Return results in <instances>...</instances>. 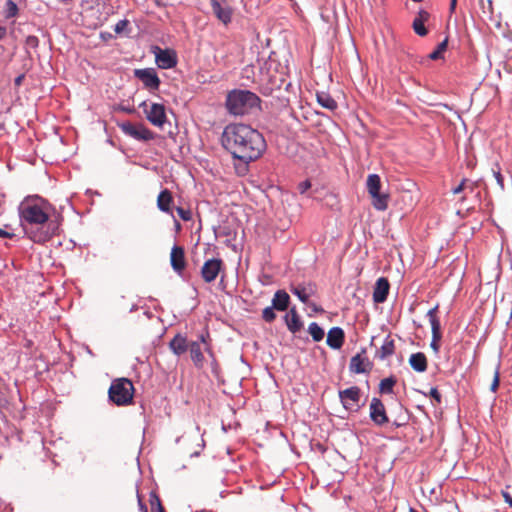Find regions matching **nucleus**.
Returning a JSON list of instances; mask_svg holds the SVG:
<instances>
[{
  "label": "nucleus",
  "instance_id": "f257e3e1",
  "mask_svg": "<svg viewBox=\"0 0 512 512\" xmlns=\"http://www.w3.org/2000/svg\"><path fill=\"white\" fill-rule=\"evenodd\" d=\"M221 143L233 158L245 163L257 160L266 149L262 134L246 124L227 125L222 132Z\"/></svg>",
  "mask_w": 512,
  "mask_h": 512
},
{
  "label": "nucleus",
  "instance_id": "f03ea898",
  "mask_svg": "<svg viewBox=\"0 0 512 512\" xmlns=\"http://www.w3.org/2000/svg\"><path fill=\"white\" fill-rule=\"evenodd\" d=\"M19 215L21 225L32 241L42 243L51 237V234L47 231H34L32 229L34 225H44L49 220L45 203L40 204L27 200L19 206Z\"/></svg>",
  "mask_w": 512,
  "mask_h": 512
},
{
  "label": "nucleus",
  "instance_id": "7ed1b4c3",
  "mask_svg": "<svg viewBox=\"0 0 512 512\" xmlns=\"http://www.w3.org/2000/svg\"><path fill=\"white\" fill-rule=\"evenodd\" d=\"M260 104V98L248 90L234 89L226 96L225 106L232 115H244Z\"/></svg>",
  "mask_w": 512,
  "mask_h": 512
},
{
  "label": "nucleus",
  "instance_id": "20e7f679",
  "mask_svg": "<svg viewBox=\"0 0 512 512\" xmlns=\"http://www.w3.org/2000/svg\"><path fill=\"white\" fill-rule=\"evenodd\" d=\"M134 385L128 378L114 379L109 387L108 396L117 406L130 405L134 397Z\"/></svg>",
  "mask_w": 512,
  "mask_h": 512
},
{
  "label": "nucleus",
  "instance_id": "39448f33",
  "mask_svg": "<svg viewBox=\"0 0 512 512\" xmlns=\"http://www.w3.org/2000/svg\"><path fill=\"white\" fill-rule=\"evenodd\" d=\"M140 107L146 115L147 120L154 126L162 128L167 121L166 109L163 104L152 103L150 106L146 102H142Z\"/></svg>",
  "mask_w": 512,
  "mask_h": 512
},
{
  "label": "nucleus",
  "instance_id": "423d86ee",
  "mask_svg": "<svg viewBox=\"0 0 512 512\" xmlns=\"http://www.w3.org/2000/svg\"><path fill=\"white\" fill-rule=\"evenodd\" d=\"M120 129L126 135L141 141L154 139V133L141 123H132L125 121L119 124Z\"/></svg>",
  "mask_w": 512,
  "mask_h": 512
},
{
  "label": "nucleus",
  "instance_id": "0eeeda50",
  "mask_svg": "<svg viewBox=\"0 0 512 512\" xmlns=\"http://www.w3.org/2000/svg\"><path fill=\"white\" fill-rule=\"evenodd\" d=\"M339 398L346 410L358 411L360 408L361 390L357 386L340 390Z\"/></svg>",
  "mask_w": 512,
  "mask_h": 512
},
{
  "label": "nucleus",
  "instance_id": "6e6552de",
  "mask_svg": "<svg viewBox=\"0 0 512 512\" xmlns=\"http://www.w3.org/2000/svg\"><path fill=\"white\" fill-rule=\"evenodd\" d=\"M438 308H439V306L436 305L435 307L431 308L427 312V316L429 318V322L431 324V330H432V340L430 343V347L432 348V350L435 353L439 352V348H440L439 341L442 337L440 320L437 317Z\"/></svg>",
  "mask_w": 512,
  "mask_h": 512
},
{
  "label": "nucleus",
  "instance_id": "1a4fd4ad",
  "mask_svg": "<svg viewBox=\"0 0 512 512\" xmlns=\"http://www.w3.org/2000/svg\"><path fill=\"white\" fill-rule=\"evenodd\" d=\"M134 75L143 83L145 88L151 91L159 89L161 81L153 68L136 69Z\"/></svg>",
  "mask_w": 512,
  "mask_h": 512
},
{
  "label": "nucleus",
  "instance_id": "9d476101",
  "mask_svg": "<svg viewBox=\"0 0 512 512\" xmlns=\"http://www.w3.org/2000/svg\"><path fill=\"white\" fill-rule=\"evenodd\" d=\"M283 80L279 79L276 75H270L268 70L264 73L261 70L259 83L261 85V93L265 96H269L274 90L280 89Z\"/></svg>",
  "mask_w": 512,
  "mask_h": 512
},
{
  "label": "nucleus",
  "instance_id": "9b49d317",
  "mask_svg": "<svg viewBox=\"0 0 512 512\" xmlns=\"http://www.w3.org/2000/svg\"><path fill=\"white\" fill-rule=\"evenodd\" d=\"M222 266L223 261L221 259L213 258L205 261L201 268V276L203 280L206 283L213 282L221 271Z\"/></svg>",
  "mask_w": 512,
  "mask_h": 512
},
{
  "label": "nucleus",
  "instance_id": "f8f14e48",
  "mask_svg": "<svg viewBox=\"0 0 512 512\" xmlns=\"http://www.w3.org/2000/svg\"><path fill=\"white\" fill-rule=\"evenodd\" d=\"M370 418L378 426L385 425L389 419L383 402L378 398H372L370 403Z\"/></svg>",
  "mask_w": 512,
  "mask_h": 512
},
{
  "label": "nucleus",
  "instance_id": "ddd939ff",
  "mask_svg": "<svg viewBox=\"0 0 512 512\" xmlns=\"http://www.w3.org/2000/svg\"><path fill=\"white\" fill-rule=\"evenodd\" d=\"M170 263L173 270L181 274L186 268V259L184 248L178 245H174L170 253Z\"/></svg>",
  "mask_w": 512,
  "mask_h": 512
},
{
  "label": "nucleus",
  "instance_id": "4468645a",
  "mask_svg": "<svg viewBox=\"0 0 512 512\" xmlns=\"http://www.w3.org/2000/svg\"><path fill=\"white\" fill-rule=\"evenodd\" d=\"M156 63L161 69H170L176 66L177 57L174 51L157 48Z\"/></svg>",
  "mask_w": 512,
  "mask_h": 512
},
{
  "label": "nucleus",
  "instance_id": "2eb2a0df",
  "mask_svg": "<svg viewBox=\"0 0 512 512\" xmlns=\"http://www.w3.org/2000/svg\"><path fill=\"white\" fill-rule=\"evenodd\" d=\"M290 291L298 297V299L308 304L309 298L316 294L317 288L314 283H303L295 286H291Z\"/></svg>",
  "mask_w": 512,
  "mask_h": 512
},
{
  "label": "nucleus",
  "instance_id": "dca6fc26",
  "mask_svg": "<svg viewBox=\"0 0 512 512\" xmlns=\"http://www.w3.org/2000/svg\"><path fill=\"white\" fill-rule=\"evenodd\" d=\"M365 351L353 356L350 360L349 368L351 372L356 374L368 373L371 369V363L366 356H363Z\"/></svg>",
  "mask_w": 512,
  "mask_h": 512
},
{
  "label": "nucleus",
  "instance_id": "f3484780",
  "mask_svg": "<svg viewBox=\"0 0 512 512\" xmlns=\"http://www.w3.org/2000/svg\"><path fill=\"white\" fill-rule=\"evenodd\" d=\"M390 289V284L387 278L380 277L375 284L373 291V301L375 303H383L386 301Z\"/></svg>",
  "mask_w": 512,
  "mask_h": 512
},
{
  "label": "nucleus",
  "instance_id": "a211bd4d",
  "mask_svg": "<svg viewBox=\"0 0 512 512\" xmlns=\"http://www.w3.org/2000/svg\"><path fill=\"white\" fill-rule=\"evenodd\" d=\"M173 195L168 189L162 190L157 197V207L160 211L173 216Z\"/></svg>",
  "mask_w": 512,
  "mask_h": 512
},
{
  "label": "nucleus",
  "instance_id": "6ab92c4d",
  "mask_svg": "<svg viewBox=\"0 0 512 512\" xmlns=\"http://www.w3.org/2000/svg\"><path fill=\"white\" fill-rule=\"evenodd\" d=\"M345 333L340 327H333L328 331L326 343L332 349H340L343 346Z\"/></svg>",
  "mask_w": 512,
  "mask_h": 512
},
{
  "label": "nucleus",
  "instance_id": "aec40b11",
  "mask_svg": "<svg viewBox=\"0 0 512 512\" xmlns=\"http://www.w3.org/2000/svg\"><path fill=\"white\" fill-rule=\"evenodd\" d=\"M212 10L215 16L225 25L231 22L232 9L228 6H222L217 0H213Z\"/></svg>",
  "mask_w": 512,
  "mask_h": 512
},
{
  "label": "nucleus",
  "instance_id": "412c9836",
  "mask_svg": "<svg viewBox=\"0 0 512 512\" xmlns=\"http://www.w3.org/2000/svg\"><path fill=\"white\" fill-rule=\"evenodd\" d=\"M290 304V296L285 290H277L272 298V307L277 311H285Z\"/></svg>",
  "mask_w": 512,
  "mask_h": 512
},
{
  "label": "nucleus",
  "instance_id": "4be33fe9",
  "mask_svg": "<svg viewBox=\"0 0 512 512\" xmlns=\"http://www.w3.org/2000/svg\"><path fill=\"white\" fill-rule=\"evenodd\" d=\"M287 328L292 333H297L302 329L303 323L295 308H291L285 315Z\"/></svg>",
  "mask_w": 512,
  "mask_h": 512
},
{
  "label": "nucleus",
  "instance_id": "5701e85b",
  "mask_svg": "<svg viewBox=\"0 0 512 512\" xmlns=\"http://www.w3.org/2000/svg\"><path fill=\"white\" fill-rule=\"evenodd\" d=\"M188 347L189 343L187 342L186 337L181 334H176L169 342V348L177 356L185 353L188 350Z\"/></svg>",
  "mask_w": 512,
  "mask_h": 512
},
{
  "label": "nucleus",
  "instance_id": "b1692460",
  "mask_svg": "<svg viewBox=\"0 0 512 512\" xmlns=\"http://www.w3.org/2000/svg\"><path fill=\"white\" fill-rule=\"evenodd\" d=\"M409 364L416 372L422 373L427 370V357L422 352L413 353L409 357Z\"/></svg>",
  "mask_w": 512,
  "mask_h": 512
},
{
  "label": "nucleus",
  "instance_id": "393cba45",
  "mask_svg": "<svg viewBox=\"0 0 512 512\" xmlns=\"http://www.w3.org/2000/svg\"><path fill=\"white\" fill-rule=\"evenodd\" d=\"M188 350L190 352V357L194 363V365L198 368H202L204 364V355L202 353L201 345L197 341H193L189 343Z\"/></svg>",
  "mask_w": 512,
  "mask_h": 512
},
{
  "label": "nucleus",
  "instance_id": "a878e982",
  "mask_svg": "<svg viewBox=\"0 0 512 512\" xmlns=\"http://www.w3.org/2000/svg\"><path fill=\"white\" fill-rule=\"evenodd\" d=\"M372 199V206L378 211H385L388 208L390 196L388 193H382L381 190L369 194Z\"/></svg>",
  "mask_w": 512,
  "mask_h": 512
},
{
  "label": "nucleus",
  "instance_id": "bb28decb",
  "mask_svg": "<svg viewBox=\"0 0 512 512\" xmlns=\"http://www.w3.org/2000/svg\"><path fill=\"white\" fill-rule=\"evenodd\" d=\"M316 99H317V102L319 103V105H321L323 108L328 109L330 111H334L338 107V104L334 100V98L330 94H328L324 91L317 92Z\"/></svg>",
  "mask_w": 512,
  "mask_h": 512
},
{
  "label": "nucleus",
  "instance_id": "cd10ccee",
  "mask_svg": "<svg viewBox=\"0 0 512 512\" xmlns=\"http://www.w3.org/2000/svg\"><path fill=\"white\" fill-rule=\"evenodd\" d=\"M395 352V344L394 340L390 338V336L386 337L382 346L377 351L376 355L380 359H385L391 355H393Z\"/></svg>",
  "mask_w": 512,
  "mask_h": 512
},
{
  "label": "nucleus",
  "instance_id": "c85d7f7f",
  "mask_svg": "<svg viewBox=\"0 0 512 512\" xmlns=\"http://www.w3.org/2000/svg\"><path fill=\"white\" fill-rule=\"evenodd\" d=\"M126 296L121 295L115 299L114 305L116 309L124 312H132L137 310V304L134 301H126Z\"/></svg>",
  "mask_w": 512,
  "mask_h": 512
},
{
  "label": "nucleus",
  "instance_id": "c756f323",
  "mask_svg": "<svg viewBox=\"0 0 512 512\" xmlns=\"http://www.w3.org/2000/svg\"><path fill=\"white\" fill-rule=\"evenodd\" d=\"M82 7L85 12L98 13L106 7V3L103 0H83Z\"/></svg>",
  "mask_w": 512,
  "mask_h": 512
},
{
  "label": "nucleus",
  "instance_id": "7c9ffc66",
  "mask_svg": "<svg viewBox=\"0 0 512 512\" xmlns=\"http://www.w3.org/2000/svg\"><path fill=\"white\" fill-rule=\"evenodd\" d=\"M381 179L378 174H370L366 180V188L369 194L374 193L381 190Z\"/></svg>",
  "mask_w": 512,
  "mask_h": 512
},
{
  "label": "nucleus",
  "instance_id": "2f4dec72",
  "mask_svg": "<svg viewBox=\"0 0 512 512\" xmlns=\"http://www.w3.org/2000/svg\"><path fill=\"white\" fill-rule=\"evenodd\" d=\"M308 332L314 341L319 342L324 338V330L316 323L312 322L308 326Z\"/></svg>",
  "mask_w": 512,
  "mask_h": 512
},
{
  "label": "nucleus",
  "instance_id": "473e14b6",
  "mask_svg": "<svg viewBox=\"0 0 512 512\" xmlns=\"http://www.w3.org/2000/svg\"><path fill=\"white\" fill-rule=\"evenodd\" d=\"M448 46V37H446L442 42H440L437 48L429 54V58L431 60H439L444 56V52L446 51Z\"/></svg>",
  "mask_w": 512,
  "mask_h": 512
},
{
  "label": "nucleus",
  "instance_id": "72a5a7b5",
  "mask_svg": "<svg viewBox=\"0 0 512 512\" xmlns=\"http://www.w3.org/2000/svg\"><path fill=\"white\" fill-rule=\"evenodd\" d=\"M396 380L393 377L385 378L380 381L379 392L382 394H391Z\"/></svg>",
  "mask_w": 512,
  "mask_h": 512
},
{
  "label": "nucleus",
  "instance_id": "f704fd0d",
  "mask_svg": "<svg viewBox=\"0 0 512 512\" xmlns=\"http://www.w3.org/2000/svg\"><path fill=\"white\" fill-rule=\"evenodd\" d=\"M17 14H18L17 4L12 0H8L5 5L6 18H13V17L17 16Z\"/></svg>",
  "mask_w": 512,
  "mask_h": 512
},
{
  "label": "nucleus",
  "instance_id": "c9c22d12",
  "mask_svg": "<svg viewBox=\"0 0 512 512\" xmlns=\"http://www.w3.org/2000/svg\"><path fill=\"white\" fill-rule=\"evenodd\" d=\"M275 310L272 306L264 308L262 311L263 320L267 323L273 322L276 319Z\"/></svg>",
  "mask_w": 512,
  "mask_h": 512
},
{
  "label": "nucleus",
  "instance_id": "e433bc0d",
  "mask_svg": "<svg viewBox=\"0 0 512 512\" xmlns=\"http://www.w3.org/2000/svg\"><path fill=\"white\" fill-rule=\"evenodd\" d=\"M412 27L415 33L421 37L426 36L428 34V30L424 26V22H421L420 20L414 19Z\"/></svg>",
  "mask_w": 512,
  "mask_h": 512
},
{
  "label": "nucleus",
  "instance_id": "4c0bfd02",
  "mask_svg": "<svg viewBox=\"0 0 512 512\" xmlns=\"http://www.w3.org/2000/svg\"><path fill=\"white\" fill-rule=\"evenodd\" d=\"M176 211H177V214L178 216L183 220V221H189L191 220L192 218V213L190 210H187V209H184L182 207H177L176 208Z\"/></svg>",
  "mask_w": 512,
  "mask_h": 512
},
{
  "label": "nucleus",
  "instance_id": "58836bf2",
  "mask_svg": "<svg viewBox=\"0 0 512 512\" xmlns=\"http://www.w3.org/2000/svg\"><path fill=\"white\" fill-rule=\"evenodd\" d=\"M25 45L29 48L36 49L39 45V39L37 36L30 35L25 39Z\"/></svg>",
  "mask_w": 512,
  "mask_h": 512
},
{
  "label": "nucleus",
  "instance_id": "ea45409f",
  "mask_svg": "<svg viewBox=\"0 0 512 512\" xmlns=\"http://www.w3.org/2000/svg\"><path fill=\"white\" fill-rule=\"evenodd\" d=\"M492 173H493V177L496 180L497 185L499 186V188L501 190H503L504 189V179H503V176H502L500 170H492Z\"/></svg>",
  "mask_w": 512,
  "mask_h": 512
},
{
  "label": "nucleus",
  "instance_id": "a19ab883",
  "mask_svg": "<svg viewBox=\"0 0 512 512\" xmlns=\"http://www.w3.org/2000/svg\"><path fill=\"white\" fill-rule=\"evenodd\" d=\"M311 188V182L305 180L298 184V191L300 194H305Z\"/></svg>",
  "mask_w": 512,
  "mask_h": 512
},
{
  "label": "nucleus",
  "instance_id": "79ce46f5",
  "mask_svg": "<svg viewBox=\"0 0 512 512\" xmlns=\"http://www.w3.org/2000/svg\"><path fill=\"white\" fill-rule=\"evenodd\" d=\"M430 18V14L429 12L425 11V10H420L417 14V16L415 17L416 20H420L421 22H427Z\"/></svg>",
  "mask_w": 512,
  "mask_h": 512
},
{
  "label": "nucleus",
  "instance_id": "37998d69",
  "mask_svg": "<svg viewBox=\"0 0 512 512\" xmlns=\"http://www.w3.org/2000/svg\"><path fill=\"white\" fill-rule=\"evenodd\" d=\"M499 382H500V375H499V371L496 370L495 374H494V379H493L491 387H490L491 391L495 392L498 389Z\"/></svg>",
  "mask_w": 512,
  "mask_h": 512
},
{
  "label": "nucleus",
  "instance_id": "c03bdc74",
  "mask_svg": "<svg viewBox=\"0 0 512 512\" xmlns=\"http://www.w3.org/2000/svg\"><path fill=\"white\" fill-rule=\"evenodd\" d=\"M429 394L436 401L437 404L441 403V394L437 388H431Z\"/></svg>",
  "mask_w": 512,
  "mask_h": 512
},
{
  "label": "nucleus",
  "instance_id": "a18cd8bd",
  "mask_svg": "<svg viewBox=\"0 0 512 512\" xmlns=\"http://www.w3.org/2000/svg\"><path fill=\"white\" fill-rule=\"evenodd\" d=\"M477 186H478L477 182L466 179L465 190L472 193V192H474V190L476 189Z\"/></svg>",
  "mask_w": 512,
  "mask_h": 512
},
{
  "label": "nucleus",
  "instance_id": "49530a36",
  "mask_svg": "<svg viewBox=\"0 0 512 512\" xmlns=\"http://www.w3.org/2000/svg\"><path fill=\"white\" fill-rule=\"evenodd\" d=\"M465 186H466V178H464L461 181V183L452 190L453 194L456 195V194L461 193L462 191H465Z\"/></svg>",
  "mask_w": 512,
  "mask_h": 512
},
{
  "label": "nucleus",
  "instance_id": "de8ad7c7",
  "mask_svg": "<svg viewBox=\"0 0 512 512\" xmlns=\"http://www.w3.org/2000/svg\"><path fill=\"white\" fill-rule=\"evenodd\" d=\"M128 24V21L127 20H121L119 21L116 25H115V29L114 31L116 33H120L123 31V29L125 28V26H127Z\"/></svg>",
  "mask_w": 512,
  "mask_h": 512
},
{
  "label": "nucleus",
  "instance_id": "09e8293b",
  "mask_svg": "<svg viewBox=\"0 0 512 512\" xmlns=\"http://www.w3.org/2000/svg\"><path fill=\"white\" fill-rule=\"evenodd\" d=\"M13 237H14V233L8 232V231L0 228V238L12 239Z\"/></svg>",
  "mask_w": 512,
  "mask_h": 512
},
{
  "label": "nucleus",
  "instance_id": "8fccbe9b",
  "mask_svg": "<svg viewBox=\"0 0 512 512\" xmlns=\"http://www.w3.org/2000/svg\"><path fill=\"white\" fill-rule=\"evenodd\" d=\"M502 496L504 498V501L510 506H512V496L506 491H502Z\"/></svg>",
  "mask_w": 512,
  "mask_h": 512
},
{
  "label": "nucleus",
  "instance_id": "3c124183",
  "mask_svg": "<svg viewBox=\"0 0 512 512\" xmlns=\"http://www.w3.org/2000/svg\"><path fill=\"white\" fill-rule=\"evenodd\" d=\"M207 338H209V334H207L206 336L205 335H201L200 336V341L205 345V350L209 351L210 348H209V344L207 343Z\"/></svg>",
  "mask_w": 512,
  "mask_h": 512
},
{
  "label": "nucleus",
  "instance_id": "603ef678",
  "mask_svg": "<svg viewBox=\"0 0 512 512\" xmlns=\"http://www.w3.org/2000/svg\"><path fill=\"white\" fill-rule=\"evenodd\" d=\"M24 78H25V75H24V74H21V75L17 76V77L15 78V80H14V84H15V86L19 87V86L22 84V82H23Z\"/></svg>",
  "mask_w": 512,
  "mask_h": 512
},
{
  "label": "nucleus",
  "instance_id": "864d4df0",
  "mask_svg": "<svg viewBox=\"0 0 512 512\" xmlns=\"http://www.w3.org/2000/svg\"><path fill=\"white\" fill-rule=\"evenodd\" d=\"M7 34V29L6 27L4 26H0V40H2L3 38H5Z\"/></svg>",
  "mask_w": 512,
  "mask_h": 512
},
{
  "label": "nucleus",
  "instance_id": "5fc2aeb1",
  "mask_svg": "<svg viewBox=\"0 0 512 512\" xmlns=\"http://www.w3.org/2000/svg\"><path fill=\"white\" fill-rule=\"evenodd\" d=\"M456 4H457V0H451V2H450V12L451 13H453L455 11Z\"/></svg>",
  "mask_w": 512,
  "mask_h": 512
},
{
  "label": "nucleus",
  "instance_id": "6e6d98bb",
  "mask_svg": "<svg viewBox=\"0 0 512 512\" xmlns=\"http://www.w3.org/2000/svg\"><path fill=\"white\" fill-rule=\"evenodd\" d=\"M155 500L157 502V507H158L159 511L164 512V508L161 506L159 498L155 497Z\"/></svg>",
  "mask_w": 512,
  "mask_h": 512
},
{
  "label": "nucleus",
  "instance_id": "4d7b16f0",
  "mask_svg": "<svg viewBox=\"0 0 512 512\" xmlns=\"http://www.w3.org/2000/svg\"><path fill=\"white\" fill-rule=\"evenodd\" d=\"M97 20H98V21L95 23V25L102 24V22L106 20V17H103V18H102V17L98 16V17H97Z\"/></svg>",
  "mask_w": 512,
  "mask_h": 512
},
{
  "label": "nucleus",
  "instance_id": "13d9d810",
  "mask_svg": "<svg viewBox=\"0 0 512 512\" xmlns=\"http://www.w3.org/2000/svg\"><path fill=\"white\" fill-rule=\"evenodd\" d=\"M410 512H416V511H415L414 509H412V508H411V509H410Z\"/></svg>",
  "mask_w": 512,
  "mask_h": 512
},
{
  "label": "nucleus",
  "instance_id": "bf43d9fd",
  "mask_svg": "<svg viewBox=\"0 0 512 512\" xmlns=\"http://www.w3.org/2000/svg\"><path fill=\"white\" fill-rule=\"evenodd\" d=\"M213 3V0H211V4Z\"/></svg>",
  "mask_w": 512,
  "mask_h": 512
}]
</instances>
